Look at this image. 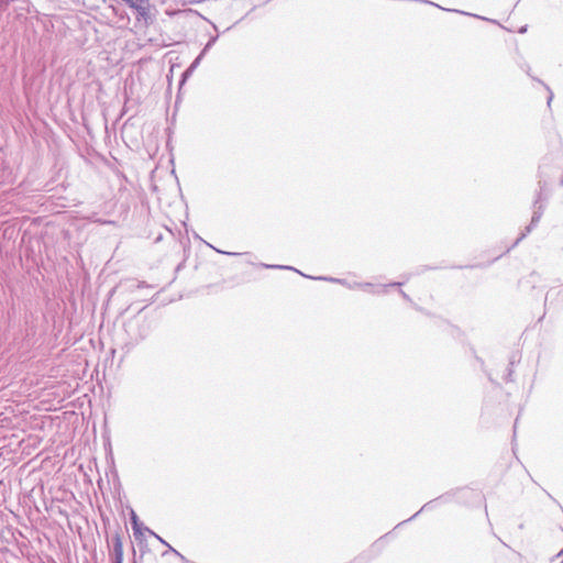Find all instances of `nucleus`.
Here are the masks:
<instances>
[{
	"instance_id": "nucleus-1",
	"label": "nucleus",
	"mask_w": 563,
	"mask_h": 563,
	"mask_svg": "<svg viewBox=\"0 0 563 563\" xmlns=\"http://www.w3.org/2000/svg\"><path fill=\"white\" fill-rule=\"evenodd\" d=\"M549 199V192H548V183L547 180L542 179L541 177L538 180V190L536 192V197L533 200V212L531 217L530 223L525 228V230L519 234V236L515 240V242L505 251L504 254L510 252L512 249H515L528 234L534 230L547 207V202Z\"/></svg>"
},
{
	"instance_id": "nucleus-2",
	"label": "nucleus",
	"mask_w": 563,
	"mask_h": 563,
	"mask_svg": "<svg viewBox=\"0 0 563 563\" xmlns=\"http://www.w3.org/2000/svg\"><path fill=\"white\" fill-rule=\"evenodd\" d=\"M106 527V541L109 549V556L111 563H123V538L124 531L119 522L112 527L110 519L102 517Z\"/></svg>"
},
{
	"instance_id": "nucleus-3",
	"label": "nucleus",
	"mask_w": 563,
	"mask_h": 563,
	"mask_svg": "<svg viewBox=\"0 0 563 563\" xmlns=\"http://www.w3.org/2000/svg\"><path fill=\"white\" fill-rule=\"evenodd\" d=\"M261 266L263 268H266V269H287V271H292V272H296V273L300 274L302 277L308 278V279L323 280V282H329V283H333V284H340L342 286L347 287L349 289L356 288V286H354V283H350L349 280H346L344 278H336V277H331V276H311V275H307V274L300 272L299 269H297V268H295L292 266H289V265L261 263Z\"/></svg>"
},
{
	"instance_id": "nucleus-4",
	"label": "nucleus",
	"mask_w": 563,
	"mask_h": 563,
	"mask_svg": "<svg viewBox=\"0 0 563 563\" xmlns=\"http://www.w3.org/2000/svg\"><path fill=\"white\" fill-rule=\"evenodd\" d=\"M26 2L27 0H0V12H7L8 18L13 15L14 21H25V14L18 10H24L23 4Z\"/></svg>"
},
{
	"instance_id": "nucleus-5",
	"label": "nucleus",
	"mask_w": 563,
	"mask_h": 563,
	"mask_svg": "<svg viewBox=\"0 0 563 563\" xmlns=\"http://www.w3.org/2000/svg\"><path fill=\"white\" fill-rule=\"evenodd\" d=\"M402 285H404V283H401V282H390L385 285H375V284L368 283V282H365V283L354 282V286H356V288L362 289L367 292H372V294H386L387 289L389 287H401Z\"/></svg>"
},
{
	"instance_id": "nucleus-6",
	"label": "nucleus",
	"mask_w": 563,
	"mask_h": 563,
	"mask_svg": "<svg viewBox=\"0 0 563 563\" xmlns=\"http://www.w3.org/2000/svg\"><path fill=\"white\" fill-rule=\"evenodd\" d=\"M152 4L150 0H143L134 8V13L139 22L143 21L145 25L153 23L155 16L151 13Z\"/></svg>"
},
{
	"instance_id": "nucleus-7",
	"label": "nucleus",
	"mask_w": 563,
	"mask_h": 563,
	"mask_svg": "<svg viewBox=\"0 0 563 563\" xmlns=\"http://www.w3.org/2000/svg\"><path fill=\"white\" fill-rule=\"evenodd\" d=\"M450 500V496L448 494L445 495H441L432 500H429L428 503H426L421 508L420 510H418L415 515H412L410 518H408L407 520H404L401 522H399L395 529L399 528L400 526L416 519L422 511H429V510H432L434 509L439 503H446Z\"/></svg>"
},
{
	"instance_id": "nucleus-8",
	"label": "nucleus",
	"mask_w": 563,
	"mask_h": 563,
	"mask_svg": "<svg viewBox=\"0 0 563 563\" xmlns=\"http://www.w3.org/2000/svg\"><path fill=\"white\" fill-rule=\"evenodd\" d=\"M186 13L198 15L199 18L206 20L208 23L211 24L212 29L217 32V34H214V35H209L208 42L205 44L203 48L201 49L202 52H205V54H207L213 47V45L217 43V41L219 40V29H218L217 24H214L212 21H210L206 16L201 15L196 10L189 9L186 11Z\"/></svg>"
},
{
	"instance_id": "nucleus-9",
	"label": "nucleus",
	"mask_w": 563,
	"mask_h": 563,
	"mask_svg": "<svg viewBox=\"0 0 563 563\" xmlns=\"http://www.w3.org/2000/svg\"><path fill=\"white\" fill-rule=\"evenodd\" d=\"M129 508V517H130V523L133 530V536H136L139 531H150V528L146 527L139 518L137 514L134 511V509L130 506Z\"/></svg>"
},
{
	"instance_id": "nucleus-10",
	"label": "nucleus",
	"mask_w": 563,
	"mask_h": 563,
	"mask_svg": "<svg viewBox=\"0 0 563 563\" xmlns=\"http://www.w3.org/2000/svg\"><path fill=\"white\" fill-rule=\"evenodd\" d=\"M147 531H139L136 536L134 537L135 545L139 548L140 551V561H143L144 555L150 552L148 543L145 537V533Z\"/></svg>"
},
{
	"instance_id": "nucleus-11",
	"label": "nucleus",
	"mask_w": 563,
	"mask_h": 563,
	"mask_svg": "<svg viewBox=\"0 0 563 563\" xmlns=\"http://www.w3.org/2000/svg\"><path fill=\"white\" fill-rule=\"evenodd\" d=\"M522 69H523V70H525V71H526V73H527V74H528V75H529L533 80H536V81H538L539 84H541V85L544 87V89L549 92V96H548V99H547V104H548V107L550 108L551 102H552V100H553V98H554V95H553V91L551 90V88H550V87H549L544 81H542L541 79H539V78H537V77H532V76L530 75V66H529L528 64H526V65H525V67L522 66Z\"/></svg>"
},
{
	"instance_id": "nucleus-12",
	"label": "nucleus",
	"mask_w": 563,
	"mask_h": 563,
	"mask_svg": "<svg viewBox=\"0 0 563 563\" xmlns=\"http://www.w3.org/2000/svg\"><path fill=\"white\" fill-rule=\"evenodd\" d=\"M391 534V531L390 532H387L385 533L384 536H382L380 538H378L372 545H371V551L372 552H377L379 553L384 547H385V540Z\"/></svg>"
},
{
	"instance_id": "nucleus-13",
	"label": "nucleus",
	"mask_w": 563,
	"mask_h": 563,
	"mask_svg": "<svg viewBox=\"0 0 563 563\" xmlns=\"http://www.w3.org/2000/svg\"><path fill=\"white\" fill-rule=\"evenodd\" d=\"M4 41L9 43L10 41L15 42L16 31L13 25L8 22V24L3 27Z\"/></svg>"
},
{
	"instance_id": "nucleus-14",
	"label": "nucleus",
	"mask_w": 563,
	"mask_h": 563,
	"mask_svg": "<svg viewBox=\"0 0 563 563\" xmlns=\"http://www.w3.org/2000/svg\"><path fill=\"white\" fill-rule=\"evenodd\" d=\"M148 335V324L145 320L141 324H137L136 339L144 340Z\"/></svg>"
},
{
	"instance_id": "nucleus-15",
	"label": "nucleus",
	"mask_w": 563,
	"mask_h": 563,
	"mask_svg": "<svg viewBox=\"0 0 563 563\" xmlns=\"http://www.w3.org/2000/svg\"><path fill=\"white\" fill-rule=\"evenodd\" d=\"M195 69H192L191 67H187L183 74L180 75V78H179V82H178V86H179V89L187 82V80L192 76Z\"/></svg>"
},
{
	"instance_id": "nucleus-16",
	"label": "nucleus",
	"mask_w": 563,
	"mask_h": 563,
	"mask_svg": "<svg viewBox=\"0 0 563 563\" xmlns=\"http://www.w3.org/2000/svg\"><path fill=\"white\" fill-rule=\"evenodd\" d=\"M501 255L493 258L490 262H488L487 264H483V263H478V264H474V265H466V266H454V268H460V269H463V268H486L488 267L490 264L495 263Z\"/></svg>"
},
{
	"instance_id": "nucleus-17",
	"label": "nucleus",
	"mask_w": 563,
	"mask_h": 563,
	"mask_svg": "<svg viewBox=\"0 0 563 563\" xmlns=\"http://www.w3.org/2000/svg\"><path fill=\"white\" fill-rule=\"evenodd\" d=\"M207 54H205V52L200 51V53L197 55V57L191 62V64L189 65V67H191L192 69H197L198 66L201 64L202 59L205 58Z\"/></svg>"
},
{
	"instance_id": "nucleus-18",
	"label": "nucleus",
	"mask_w": 563,
	"mask_h": 563,
	"mask_svg": "<svg viewBox=\"0 0 563 563\" xmlns=\"http://www.w3.org/2000/svg\"><path fill=\"white\" fill-rule=\"evenodd\" d=\"M438 267L437 266H429V265H421L417 268V272L416 274L419 275V274H422L427 271H433V269H437Z\"/></svg>"
},
{
	"instance_id": "nucleus-19",
	"label": "nucleus",
	"mask_w": 563,
	"mask_h": 563,
	"mask_svg": "<svg viewBox=\"0 0 563 563\" xmlns=\"http://www.w3.org/2000/svg\"><path fill=\"white\" fill-rule=\"evenodd\" d=\"M504 379L506 382H512L514 380V367H507L506 373L504 375Z\"/></svg>"
},
{
	"instance_id": "nucleus-20",
	"label": "nucleus",
	"mask_w": 563,
	"mask_h": 563,
	"mask_svg": "<svg viewBox=\"0 0 563 563\" xmlns=\"http://www.w3.org/2000/svg\"><path fill=\"white\" fill-rule=\"evenodd\" d=\"M114 476H115V481H114V483H113V485H114V489L118 492V494H120V493H121V490H122V486H121V482H120V479H119V476H118V473H117V472H114Z\"/></svg>"
},
{
	"instance_id": "nucleus-21",
	"label": "nucleus",
	"mask_w": 563,
	"mask_h": 563,
	"mask_svg": "<svg viewBox=\"0 0 563 563\" xmlns=\"http://www.w3.org/2000/svg\"><path fill=\"white\" fill-rule=\"evenodd\" d=\"M413 308H415L417 311H419V312H421V313H423V314H426V316H428V317H433V313H431V312H430V311H428L427 309H424V308H422V307L418 306L417 303H413Z\"/></svg>"
},
{
	"instance_id": "nucleus-22",
	"label": "nucleus",
	"mask_w": 563,
	"mask_h": 563,
	"mask_svg": "<svg viewBox=\"0 0 563 563\" xmlns=\"http://www.w3.org/2000/svg\"><path fill=\"white\" fill-rule=\"evenodd\" d=\"M147 533L153 536L154 538H156L162 544L168 545V542H166L161 536L155 533L153 530L150 529V531H147Z\"/></svg>"
},
{
	"instance_id": "nucleus-23",
	"label": "nucleus",
	"mask_w": 563,
	"mask_h": 563,
	"mask_svg": "<svg viewBox=\"0 0 563 563\" xmlns=\"http://www.w3.org/2000/svg\"><path fill=\"white\" fill-rule=\"evenodd\" d=\"M131 9L134 10L139 3H142L143 0H123Z\"/></svg>"
},
{
	"instance_id": "nucleus-24",
	"label": "nucleus",
	"mask_w": 563,
	"mask_h": 563,
	"mask_svg": "<svg viewBox=\"0 0 563 563\" xmlns=\"http://www.w3.org/2000/svg\"><path fill=\"white\" fill-rule=\"evenodd\" d=\"M132 553H133L132 563H142L143 562V561H140V555L139 556L136 555L135 545L133 543H132Z\"/></svg>"
},
{
	"instance_id": "nucleus-25",
	"label": "nucleus",
	"mask_w": 563,
	"mask_h": 563,
	"mask_svg": "<svg viewBox=\"0 0 563 563\" xmlns=\"http://www.w3.org/2000/svg\"><path fill=\"white\" fill-rule=\"evenodd\" d=\"M166 547H167L168 550L166 552H164L163 555H166L168 552L175 554L176 556L180 555V552L177 551L176 549H174L169 543Z\"/></svg>"
},
{
	"instance_id": "nucleus-26",
	"label": "nucleus",
	"mask_w": 563,
	"mask_h": 563,
	"mask_svg": "<svg viewBox=\"0 0 563 563\" xmlns=\"http://www.w3.org/2000/svg\"><path fill=\"white\" fill-rule=\"evenodd\" d=\"M399 294L401 295V297H402L406 301H408V302H410V303H412V305L415 303V302L412 301L411 297H410L407 292H405L404 290H401V289H400V290H399Z\"/></svg>"
},
{
	"instance_id": "nucleus-27",
	"label": "nucleus",
	"mask_w": 563,
	"mask_h": 563,
	"mask_svg": "<svg viewBox=\"0 0 563 563\" xmlns=\"http://www.w3.org/2000/svg\"><path fill=\"white\" fill-rule=\"evenodd\" d=\"M517 360H516V355L512 354L510 357H509V363H508V367H514L515 364H516Z\"/></svg>"
},
{
	"instance_id": "nucleus-28",
	"label": "nucleus",
	"mask_w": 563,
	"mask_h": 563,
	"mask_svg": "<svg viewBox=\"0 0 563 563\" xmlns=\"http://www.w3.org/2000/svg\"><path fill=\"white\" fill-rule=\"evenodd\" d=\"M217 252L222 253V254H227V255H230V256H238V255H240V253H234V252H222V251H220V250H217Z\"/></svg>"
},
{
	"instance_id": "nucleus-29",
	"label": "nucleus",
	"mask_w": 563,
	"mask_h": 563,
	"mask_svg": "<svg viewBox=\"0 0 563 563\" xmlns=\"http://www.w3.org/2000/svg\"><path fill=\"white\" fill-rule=\"evenodd\" d=\"M550 296H551V292L549 291V292L547 294V296H545V301H544V306H545V307H547L548 305H550V306L552 305V301H550V302H549V298H550Z\"/></svg>"
},
{
	"instance_id": "nucleus-30",
	"label": "nucleus",
	"mask_w": 563,
	"mask_h": 563,
	"mask_svg": "<svg viewBox=\"0 0 563 563\" xmlns=\"http://www.w3.org/2000/svg\"><path fill=\"white\" fill-rule=\"evenodd\" d=\"M136 322H139V320H137V319H135V320H130V321L126 323V327H128V328H132V327H133V324H134V323H136Z\"/></svg>"
},
{
	"instance_id": "nucleus-31",
	"label": "nucleus",
	"mask_w": 563,
	"mask_h": 563,
	"mask_svg": "<svg viewBox=\"0 0 563 563\" xmlns=\"http://www.w3.org/2000/svg\"><path fill=\"white\" fill-rule=\"evenodd\" d=\"M136 287H137V288H142V287H147V285H146V283H145V282H139V283L136 284Z\"/></svg>"
},
{
	"instance_id": "nucleus-32",
	"label": "nucleus",
	"mask_w": 563,
	"mask_h": 563,
	"mask_svg": "<svg viewBox=\"0 0 563 563\" xmlns=\"http://www.w3.org/2000/svg\"><path fill=\"white\" fill-rule=\"evenodd\" d=\"M184 563H189L188 559H186L181 553L177 555Z\"/></svg>"
},
{
	"instance_id": "nucleus-33",
	"label": "nucleus",
	"mask_w": 563,
	"mask_h": 563,
	"mask_svg": "<svg viewBox=\"0 0 563 563\" xmlns=\"http://www.w3.org/2000/svg\"><path fill=\"white\" fill-rule=\"evenodd\" d=\"M528 29V25H523L519 29V33H526Z\"/></svg>"
},
{
	"instance_id": "nucleus-34",
	"label": "nucleus",
	"mask_w": 563,
	"mask_h": 563,
	"mask_svg": "<svg viewBox=\"0 0 563 563\" xmlns=\"http://www.w3.org/2000/svg\"><path fill=\"white\" fill-rule=\"evenodd\" d=\"M560 556H563V548L561 549V551L553 558V560L560 558Z\"/></svg>"
},
{
	"instance_id": "nucleus-35",
	"label": "nucleus",
	"mask_w": 563,
	"mask_h": 563,
	"mask_svg": "<svg viewBox=\"0 0 563 563\" xmlns=\"http://www.w3.org/2000/svg\"><path fill=\"white\" fill-rule=\"evenodd\" d=\"M240 21H236L232 26H228L227 31L231 30L233 26H235Z\"/></svg>"
},
{
	"instance_id": "nucleus-36",
	"label": "nucleus",
	"mask_w": 563,
	"mask_h": 563,
	"mask_svg": "<svg viewBox=\"0 0 563 563\" xmlns=\"http://www.w3.org/2000/svg\"><path fill=\"white\" fill-rule=\"evenodd\" d=\"M556 296H558V297H560V296H561V297H562V302H563V294H562V291H558V292H556Z\"/></svg>"
},
{
	"instance_id": "nucleus-37",
	"label": "nucleus",
	"mask_w": 563,
	"mask_h": 563,
	"mask_svg": "<svg viewBox=\"0 0 563 563\" xmlns=\"http://www.w3.org/2000/svg\"><path fill=\"white\" fill-rule=\"evenodd\" d=\"M488 379L489 382L495 383L494 377H492L490 375H488Z\"/></svg>"
},
{
	"instance_id": "nucleus-38",
	"label": "nucleus",
	"mask_w": 563,
	"mask_h": 563,
	"mask_svg": "<svg viewBox=\"0 0 563 563\" xmlns=\"http://www.w3.org/2000/svg\"><path fill=\"white\" fill-rule=\"evenodd\" d=\"M560 184H561V186H563V175H562V178L560 180Z\"/></svg>"
},
{
	"instance_id": "nucleus-39",
	"label": "nucleus",
	"mask_w": 563,
	"mask_h": 563,
	"mask_svg": "<svg viewBox=\"0 0 563 563\" xmlns=\"http://www.w3.org/2000/svg\"><path fill=\"white\" fill-rule=\"evenodd\" d=\"M516 428H517V421H516V422H515V424H514V429H515V430H516Z\"/></svg>"
},
{
	"instance_id": "nucleus-40",
	"label": "nucleus",
	"mask_w": 563,
	"mask_h": 563,
	"mask_svg": "<svg viewBox=\"0 0 563 563\" xmlns=\"http://www.w3.org/2000/svg\"><path fill=\"white\" fill-rule=\"evenodd\" d=\"M269 1H271V0H265V1H264V3H267V2H269Z\"/></svg>"
}]
</instances>
